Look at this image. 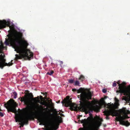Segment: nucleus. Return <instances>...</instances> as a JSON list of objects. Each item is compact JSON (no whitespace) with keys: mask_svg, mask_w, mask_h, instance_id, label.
Listing matches in <instances>:
<instances>
[{"mask_svg":"<svg viewBox=\"0 0 130 130\" xmlns=\"http://www.w3.org/2000/svg\"><path fill=\"white\" fill-rule=\"evenodd\" d=\"M6 26H8L11 30L9 31V34L7 36V38H6L5 43L6 45L10 44L15 49V51L19 53V55H15V59L17 60L22 58H26L29 59L32 57L33 54L32 52L27 49L28 44L25 40L21 42L22 34L18 32L15 30L14 28L12 27V24L10 20L0 21V29L5 27Z\"/></svg>","mask_w":130,"mask_h":130,"instance_id":"1","label":"nucleus"},{"mask_svg":"<svg viewBox=\"0 0 130 130\" xmlns=\"http://www.w3.org/2000/svg\"><path fill=\"white\" fill-rule=\"evenodd\" d=\"M105 107L109 109V110L104 111L105 114L106 116V119H109L108 116L111 115L117 117L116 118L120 124L127 126L129 125V124L127 121L124 120L125 118H129L127 115L130 113V111L126 110V108H123L117 111L115 109V105L113 104H110L109 103L105 105Z\"/></svg>","mask_w":130,"mask_h":130,"instance_id":"2","label":"nucleus"},{"mask_svg":"<svg viewBox=\"0 0 130 130\" xmlns=\"http://www.w3.org/2000/svg\"><path fill=\"white\" fill-rule=\"evenodd\" d=\"M4 105L8 111L15 113V121L16 122L18 121L20 122L19 124L21 125L20 128L23 127L24 124H27L28 120L30 118V115L28 114V109L26 113L24 115H22V111L20 109H19V111L16 110L15 108L17 104L14 100L12 99L9 100Z\"/></svg>","mask_w":130,"mask_h":130,"instance_id":"3","label":"nucleus"},{"mask_svg":"<svg viewBox=\"0 0 130 130\" xmlns=\"http://www.w3.org/2000/svg\"><path fill=\"white\" fill-rule=\"evenodd\" d=\"M77 93H81L80 95L78 97L80 98L81 101L80 105L81 109L85 111H87L90 109L94 110H98L100 108L99 104H96L95 102L91 103L87 100L86 99H89L91 97L90 92L89 90L86 91L82 89L77 90Z\"/></svg>","mask_w":130,"mask_h":130,"instance_id":"4","label":"nucleus"},{"mask_svg":"<svg viewBox=\"0 0 130 130\" xmlns=\"http://www.w3.org/2000/svg\"><path fill=\"white\" fill-rule=\"evenodd\" d=\"M36 107L34 108L35 111H37L42 116L39 117L38 120L42 124L46 126L47 128L46 130H56L58 127L59 123L62 122L61 118H58L56 122L52 124H51L49 122L48 119L44 118L46 113L43 112L45 109L43 108L42 105L37 104L35 105Z\"/></svg>","mask_w":130,"mask_h":130,"instance_id":"5","label":"nucleus"},{"mask_svg":"<svg viewBox=\"0 0 130 130\" xmlns=\"http://www.w3.org/2000/svg\"><path fill=\"white\" fill-rule=\"evenodd\" d=\"M83 123L84 127L80 128L79 130H97L102 124L103 120L98 117L93 118L92 117H89L87 119L80 120Z\"/></svg>","mask_w":130,"mask_h":130,"instance_id":"6","label":"nucleus"},{"mask_svg":"<svg viewBox=\"0 0 130 130\" xmlns=\"http://www.w3.org/2000/svg\"><path fill=\"white\" fill-rule=\"evenodd\" d=\"M117 83L119 84V90L117 91V93H123V95L126 96L122 98V100H125L126 104L129 103V104L130 105V85L126 87L124 86L126 84L125 82H123L121 84H119L118 82Z\"/></svg>","mask_w":130,"mask_h":130,"instance_id":"7","label":"nucleus"},{"mask_svg":"<svg viewBox=\"0 0 130 130\" xmlns=\"http://www.w3.org/2000/svg\"><path fill=\"white\" fill-rule=\"evenodd\" d=\"M1 44L0 46V68H2L5 66H10L12 65V63L9 62L7 63L5 62V60L4 59L5 55L4 53L2 52L3 49L4 48V47L3 46V44L2 41L1 42Z\"/></svg>","mask_w":130,"mask_h":130,"instance_id":"8","label":"nucleus"},{"mask_svg":"<svg viewBox=\"0 0 130 130\" xmlns=\"http://www.w3.org/2000/svg\"><path fill=\"white\" fill-rule=\"evenodd\" d=\"M67 99H64L62 102L64 104L65 106H69L71 110L77 111L79 108L76 104H74L71 102V101L69 100V97L68 96L67 97Z\"/></svg>","mask_w":130,"mask_h":130,"instance_id":"9","label":"nucleus"},{"mask_svg":"<svg viewBox=\"0 0 130 130\" xmlns=\"http://www.w3.org/2000/svg\"><path fill=\"white\" fill-rule=\"evenodd\" d=\"M21 101L22 102L23 101L25 104L28 106L33 104L31 99L27 96L21 98Z\"/></svg>","mask_w":130,"mask_h":130,"instance_id":"10","label":"nucleus"},{"mask_svg":"<svg viewBox=\"0 0 130 130\" xmlns=\"http://www.w3.org/2000/svg\"><path fill=\"white\" fill-rule=\"evenodd\" d=\"M34 101L35 103H40L41 104L43 105H45L44 103L40 102V100H39V96H38L37 97L35 98H34Z\"/></svg>","mask_w":130,"mask_h":130,"instance_id":"11","label":"nucleus"},{"mask_svg":"<svg viewBox=\"0 0 130 130\" xmlns=\"http://www.w3.org/2000/svg\"><path fill=\"white\" fill-rule=\"evenodd\" d=\"M115 105L116 107H117L119 105V100L116 98H115Z\"/></svg>","mask_w":130,"mask_h":130,"instance_id":"12","label":"nucleus"},{"mask_svg":"<svg viewBox=\"0 0 130 130\" xmlns=\"http://www.w3.org/2000/svg\"><path fill=\"white\" fill-rule=\"evenodd\" d=\"M83 75H81L80 76V77L79 78V79H81L82 81H83L84 79H85Z\"/></svg>","mask_w":130,"mask_h":130,"instance_id":"13","label":"nucleus"},{"mask_svg":"<svg viewBox=\"0 0 130 130\" xmlns=\"http://www.w3.org/2000/svg\"><path fill=\"white\" fill-rule=\"evenodd\" d=\"M13 94L14 95V99L16 98H17V93L15 92H14L13 93Z\"/></svg>","mask_w":130,"mask_h":130,"instance_id":"14","label":"nucleus"},{"mask_svg":"<svg viewBox=\"0 0 130 130\" xmlns=\"http://www.w3.org/2000/svg\"><path fill=\"white\" fill-rule=\"evenodd\" d=\"M53 73V71H52L50 72H48L47 73V74L50 75H52Z\"/></svg>","mask_w":130,"mask_h":130,"instance_id":"15","label":"nucleus"},{"mask_svg":"<svg viewBox=\"0 0 130 130\" xmlns=\"http://www.w3.org/2000/svg\"><path fill=\"white\" fill-rule=\"evenodd\" d=\"M68 82L69 83H72L74 82V80L73 79H71L68 80Z\"/></svg>","mask_w":130,"mask_h":130,"instance_id":"16","label":"nucleus"},{"mask_svg":"<svg viewBox=\"0 0 130 130\" xmlns=\"http://www.w3.org/2000/svg\"><path fill=\"white\" fill-rule=\"evenodd\" d=\"M54 111L55 114L56 115L60 114V112L58 111H56V109L54 110Z\"/></svg>","mask_w":130,"mask_h":130,"instance_id":"17","label":"nucleus"},{"mask_svg":"<svg viewBox=\"0 0 130 130\" xmlns=\"http://www.w3.org/2000/svg\"><path fill=\"white\" fill-rule=\"evenodd\" d=\"M79 84V82L78 81H77L75 82V85H78Z\"/></svg>","mask_w":130,"mask_h":130,"instance_id":"18","label":"nucleus"},{"mask_svg":"<svg viewBox=\"0 0 130 130\" xmlns=\"http://www.w3.org/2000/svg\"><path fill=\"white\" fill-rule=\"evenodd\" d=\"M116 84L115 83H113L112 86L113 87H115L116 86Z\"/></svg>","mask_w":130,"mask_h":130,"instance_id":"19","label":"nucleus"},{"mask_svg":"<svg viewBox=\"0 0 130 130\" xmlns=\"http://www.w3.org/2000/svg\"><path fill=\"white\" fill-rule=\"evenodd\" d=\"M103 92L104 93H105L106 92V89H103L102 90Z\"/></svg>","mask_w":130,"mask_h":130,"instance_id":"20","label":"nucleus"},{"mask_svg":"<svg viewBox=\"0 0 130 130\" xmlns=\"http://www.w3.org/2000/svg\"><path fill=\"white\" fill-rule=\"evenodd\" d=\"M72 90L73 91H75L76 90L75 89H72ZM77 90H76V91Z\"/></svg>","mask_w":130,"mask_h":130,"instance_id":"21","label":"nucleus"},{"mask_svg":"<svg viewBox=\"0 0 130 130\" xmlns=\"http://www.w3.org/2000/svg\"><path fill=\"white\" fill-rule=\"evenodd\" d=\"M60 62H61V64H62V61H60Z\"/></svg>","mask_w":130,"mask_h":130,"instance_id":"22","label":"nucleus"},{"mask_svg":"<svg viewBox=\"0 0 130 130\" xmlns=\"http://www.w3.org/2000/svg\"><path fill=\"white\" fill-rule=\"evenodd\" d=\"M50 101H51V102H52V100H51Z\"/></svg>","mask_w":130,"mask_h":130,"instance_id":"23","label":"nucleus"},{"mask_svg":"<svg viewBox=\"0 0 130 130\" xmlns=\"http://www.w3.org/2000/svg\"><path fill=\"white\" fill-rule=\"evenodd\" d=\"M41 97L42 98V96H41Z\"/></svg>","mask_w":130,"mask_h":130,"instance_id":"24","label":"nucleus"}]
</instances>
